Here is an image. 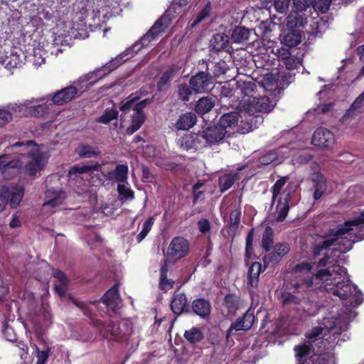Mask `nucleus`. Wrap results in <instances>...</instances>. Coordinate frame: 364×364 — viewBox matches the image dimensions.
I'll return each mask as SVG.
<instances>
[{
    "instance_id": "obj_1",
    "label": "nucleus",
    "mask_w": 364,
    "mask_h": 364,
    "mask_svg": "<svg viewBox=\"0 0 364 364\" xmlns=\"http://www.w3.org/2000/svg\"><path fill=\"white\" fill-rule=\"evenodd\" d=\"M347 269L343 266L333 265L327 269L318 270L315 275L301 277L294 284V293H304L309 291L314 283V279L326 281L324 289L329 294L337 296L346 304L357 307L363 301V294L358 287L346 278Z\"/></svg>"
},
{
    "instance_id": "obj_2",
    "label": "nucleus",
    "mask_w": 364,
    "mask_h": 364,
    "mask_svg": "<svg viewBox=\"0 0 364 364\" xmlns=\"http://www.w3.org/2000/svg\"><path fill=\"white\" fill-rule=\"evenodd\" d=\"M191 0H173L170 6L165 13L156 21L147 33L129 48L119 55L115 59L112 60L104 65L103 68L109 73L115 70L123 63L132 58L134 53H136L144 47L147 46L157 36L164 32L171 23L172 18L178 16H183L188 10V6Z\"/></svg>"
},
{
    "instance_id": "obj_3",
    "label": "nucleus",
    "mask_w": 364,
    "mask_h": 364,
    "mask_svg": "<svg viewBox=\"0 0 364 364\" xmlns=\"http://www.w3.org/2000/svg\"><path fill=\"white\" fill-rule=\"evenodd\" d=\"M329 232V235L333 237L319 243L323 250L328 249L341 239L336 244L339 245L338 250L343 253L348 252L354 242L364 239V210L358 217L345 221L336 230L331 229Z\"/></svg>"
},
{
    "instance_id": "obj_4",
    "label": "nucleus",
    "mask_w": 364,
    "mask_h": 364,
    "mask_svg": "<svg viewBox=\"0 0 364 364\" xmlns=\"http://www.w3.org/2000/svg\"><path fill=\"white\" fill-rule=\"evenodd\" d=\"M149 102V100L148 99L138 101L136 97L128 98L122 101L119 107V109L122 112L120 114L121 124L124 126V124L126 121H129V118L131 120V124L126 129L127 134H133L142 126L145 121L144 109Z\"/></svg>"
},
{
    "instance_id": "obj_5",
    "label": "nucleus",
    "mask_w": 364,
    "mask_h": 364,
    "mask_svg": "<svg viewBox=\"0 0 364 364\" xmlns=\"http://www.w3.org/2000/svg\"><path fill=\"white\" fill-rule=\"evenodd\" d=\"M48 96L47 97L32 98L25 100L20 104L18 108L25 109L24 114L27 117H42L48 112L49 107L52 105Z\"/></svg>"
},
{
    "instance_id": "obj_6",
    "label": "nucleus",
    "mask_w": 364,
    "mask_h": 364,
    "mask_svg": "<svg viewBox=\"0 0 364 364\" xmlns=\"http://www.w3.org/2000/svg\"><path fill=\"white\" fill-rule=\"evenodd\" d=\"M24 188L20 186H3L0 188V200L1 206L8 203L11 208H16L22 200Z\"/></svg>"
},
{
    "instance_id": "obj_7",
    "label": "nucleus",
    "mask_w": 364,
    "mask_h": 364,
    "mask_svg": "<svg viewBox=\"0 0 364 364\" xmlns=\"http://www.w3.org/2000/svg\"><path fill=\"white\" fill-rule=\"evenodd\" d=\"M225 131L218 123L208 125L205 129L199 132L200 138L205 140L209 145L218 144L224 141L226 136Z\"/></svg>"
},
{
    "instance_id": "obj_8",
    "label": "nucleus",
    "mask_w": 364,
    "mask_h": 364,
    "mask_svg": "<svg viewBox=\"0 0 364 364\" xmlns=\"http://www.w3.org/2000/svg\"><path fill=\"white\" fill-rule=\"evenodd\" d=\"M213 77L208 72L200 71L193 75L189 85L195 93H202L211 90Z\"/></svg>"
},
{
    "instance_id": "obj_9",
    "label": "nucleus",
    "mask_w": 364,
    "mask_h": 364,
    "mask_svg": "<svg viewBox=\"0 0 364 364\" xmlns=\"http://www.w3.org/2000/svg\"><path fill=\"white\" fill-rule=\"evenodd\" d=\"M189 253V242L183 237H175L172 239L168 250L167 256L176 259L185 257Z\"/></svg>"
},
{
    "instance_id": "obj_10",
    "label": "nucleus",
    "mask_w": 364,
    "mask_h": 364,
    "mask_svg": "<svg viewBox=\"0 0 364 364\" xmlns=\"http://www.w3.org/2000/svg\"><path fill=\"white\" fill-rule=\"evenodd\" d=\"M107 336L109 334L117 341L127 340L130 335L131 329L127 321L114 323L109 321L105 326Z\"/></svg>"
},
{
    "instance_id": "obj_11",
    "label": "nucleus",
    "mask_w": 364,
    "mask_h": 364,
    "mask_svg": "<svg viewBox=\"0 0 364 364\" xmlns=\"http://www.w3.org/2000/svg\"><path fill=\"white\" fill-rule=\"evenodd\" d=\"M272 249V250L268 252L269 254L263 257L265 265L278 264L283 257L289 252L290 246L287 242H277Z\"/></svg>"
},
{
    "instance_id": "obj_12",
    "label": "nucleus",
    "mask_w": 364,
    "mask_h": 364,
    "mask_svg": "<svg viewBox=\"0 0 364 364\" xmlns=\"http://www.w3.org/2000/svg\"><path fill=\"white\" fill-rule=\"evenodd\" d=\"M245 107L250 115H255L256 117L257 113H268L272 109L267 97H255L252 99H247Z\"/></svg>"
},
{
    "instance_id": "obj_13",
    "label": "nucleus",
    "mask_w": 364,
    "mask_h": 364,
    "mask_svg": "<svg viewBox=\"0 0 364 364\" xmlns=\"http://www.w3.org/2000/svg\"><path fill=\"white\" fill-rule=\"evenodd\" d=\"M311 141L315 146L331 149L334 145L336 139L334 134L329 129L319 127L314 132Z\"/></svg>"
},
{
    "instance_id": "obj_14",
    "label": "nucleus",
    "mask_w": 364,
    "mask_h": 364,
    "mask_svg": "<svg viewBox=\"0 0 364 364\" xmlns=\"http://www.w3.org/2000/svg\"><path fill=\"white\" fill-rule=\"evenodd\" d=\"M78 92L79 90L75 86L70 85L54 92L48 97L52 105L60 106L73 100L77 95Z\"/></svg>"
},
{
    "instance_id": "obj_15",
    "label": "nucleus",
    "mask_w": 364,
    "mask_h": 364,
    "mask_svg": "<svg viewBox=\"0 0 364 364\" xmlns=\"http://www.w3.org/2000/svg\"><path fill=\"white\" fill-rule=\"evenodd\" d=\"M172 312L179 316L183 313H190L191 307L188 304L187 296L185 293L175 291L170 304Z\"/></svg>"
},
{
    "instance_id": "obj_16",
    "label": "nucleus",
    "mask_w": 364,
    "mask_h": 364,
    "mask_svg": "<svg viewBox=\"0 0 364 364\" xmlns=\"http://www.w3.org/2000/svg\"><path fill=\"white\" fill-rule=\"evenodd\" d=\"M210 47L216 53L220 51L230 53L233 50L230 43V37L225 33L213 34L210 41Z\"/></svg>"
},
{
    "instance_id": "obj_17",
    "label": "nucleus",
    "mask_w": 364,
    "mask_h": 364,
    "mask_svg": "<svg viewBox=\"0 0 364 364\" xmlns=\"http://www.w3.org/2000/svg\"><path fill=\"white\" fill-rule=\"evenodd\" d=\"M181 70V67L176 64L171 65L162 74L157 82L156 87L159 92L166 91L170 82L176 76Z\"/></svg>"
},
{
    "instance_id": "obj_18",
    "label": "nucleus",
    "mask_w": 364,
    "mask_h": 364,
    "mask_svg": "<svg viewBox=\"0 0 364 364\" xmlns=\"http://www.w3.org/2000/svg\"><path fill=\"white\" fill-rule=\"evenodd\" d=\"M191 311L201 318H208L211 313V304L210 301L204 298H197L192 302Z\"/></svg>"
},
{
    "instance_id": "obj_19",
    "label": "nucleus",
    "mask_w": 364,
    "mask_h": 364,
    "mask_svg": "<svg viewBox=\"0 0 364 364\" xmlns=\"http://www.w3.org/2000/svg\"><path fill=\"white\" fill-rule=\"evenodd\" d=\"M237 87L235 92H237V95L242 96L241 101H244L245 105L247 104V99H252L255 97L253 93L257 90V85L252 81H237Z\"/></svg>"
},
{
    "instance_id": "obj_20",
    "label": "nucleus",
    "mask_w": 364,
    "mask_h": 364,
    "mask_svg": "<svg viewBox=\"0 0 364 364\" xmlns=\"http://www.w3.org/2000/svg\"><path fill=\"white\" fill-rule=\"evenodd\" d=\"M307 17L299 11H291L287 17V26L289 29L299 30L306 23Z\"/></svg>"
},
{
    "instance_id": "obj_21",
    "label": "nucleus",
    "mask_w": 364,
    "mask_h": 364,
    "mask_svg": "<svg viewBox=\"0 0 364 364\" xmlns=\"http://www.w3.org/2000/svg\"><path fill=\"white\" fill-rule=\"evenodd\" d=\"M314 183L313 198L315 200H319L327 191V181L323 174L317 173L312 178Z\"/></svg>"
},
{
    "instance_id": "obj_22",
    "label": "nucleus",
    "mask_w": 364,
    "mask_h": 364,
    "mask_svg": "<svg viewBox=\"0 0 364 364\" xmlns=\"http://www.w3.org/2000/svg\"><path fill=\"white\" fill-rule=\"evenodd\" d=\"M239 117L240 114L237 112L225 113L220 117L218 124L224 128L225 133L228 134L237 125Z\"/></svg>"
},
{
    "instance_id": "obj_23",
    "label": "nucleus",
    "mask_w": 364,
    "mask_h": 364,
    "mask_svg": "<svg viewBox=\"0 0 364 364\" xmlns=\"http://www.w3.org/2000/svg\"><path fill=\"white\" fill-rule=\"evenodd\" d=\"M75 152L81 159L97 158L101 156V151L97 146L85 143L79 144Z\"/></svg>"
},
{
    "instance_id": "obj_24",
    "label": "nucleus",
    "mask_w": 364,
    "mask_h": 364,
    "mask_svg": "<svg viewBox=\"0 0 364 364\" xmlns=\"http://www.w3.org/2000/svg\"><path fill=\"white\" fill-rule=\"evenodd\" d=\"M262 264L259 262L252 263L247 272V287L257 289L259 284V277L262 272Z\"/></svg>"
},
{
    "instance_id": "obj_25",
    "label": "nucleus",
    "mask_w": 364,
    "mask_h": 364,
    "mask_svg": "<svg viewBox=\"0 0 364 364\" xmlns=\"http://www.w3.org/2000/svg\"><path fill=\"white\" fill-rule=\"evenodd\" d=\"M197 122V117L193 112H188L181 115L176 122L174 127L177 130H188Z\"/></svg>"
},
{
    "instance_id": "obj_26",
    "label": "nucleus",
    "mask_w": 364,
    "mask_h": 364,
    "mask_svg": "<svg viewBox=\"0 0 364 364\" xmlns=\"http://www.w3.org/2000/svg\"><path fill=\"white\" fill-rule=\"evenodd\" d=\"M119 285L118 283L114 284L101 298V301L107 307L114 309L116 307V301L119 296Z\"/></svg>"
},
{
    "instance_id": "obj_27",
    "label": "nucleus",
    "mask_w": 364,
    "mask_h": 364,
    "mask_svg": "<svg viewBox=\"0 0 364 364\" xmlns=\"http://www.w3.org/2000/svg\"><path fill=\"white\" fill-rule=\"evenodd\" d=\"M129 168L126 164H118L115 168L108 173L109 178L117 183L127 182Z\"/></svg>"
},
{
    "instance_id": "obj_28",
    "label": "nucleus",
    "mask_w": 364,
    "mask_h": 364,
    "mask_svg": "<svg viewBox=\"0 0 364 364\" xmlns=\"http://www.w3.org/2000/svg\"><path fill=\"white\" fill-rule=\"evenodd\" d=\"M240 179L238 173H228L220 176L218 178V184L220 193H224L230 189L232 186Z\"/></svg>"
},
{
    "instance_id": "obj_29",
    "label": "nucleus",
    "mask_w": 364,
    "mask_h": 364,
    "mask_svg": "<svg viewBox=\"0 0 364 364\" xmlns=\"http://www.w3.org/2000/svg\"><path fill=\"white\" fill-rule=\"evenodd\" d=\"M241 209L240 207L232 210L230 213V220L228 223V232L229 235L234 237L239 228V225L241 221Z\"/></svg>"
},
{
    "instance_id": "obj_30",
    "label": "nucleus",
    "mask_w": 364,
    "mask_h": 364,
    "mask_svg": "<svg viewBox=\"0 0 364 364\" xmlns=\"http://www.w3.org/2000/svg\"><path fill=\"white\" fill-rule=\"evenodd\" d=\"M364 102V92L360 94L355 100L350 105V108L346 111L344 115L341 117V122L347 124L350 119L362 107Z\"/></svg>"
},
{
    "instance_id": "obj_31",
    "label": "nucleus",
    "mask_w": 364,
    "mask_h": 364,
    "mask_svg": "<svg viewBox=\"0 0 364 364\" xmlns=\"http://www.w3.org/2000/svg\"><path fill=\"white\" fill-rule=\"evenodd\" d=\"M223 306L227 309L228 314L235 315L240 307V296L235 294H228L225 296Z\"/></svg>"
},
{
    "instance_id": "obj_32",
    "label": "nucleus",
    "mask_w": 364,
    "mask_h": 364,
    "mask_svg": "<svg viewBox=\"0 0 364 364\" xmlns=\"http://www.w3.org/2000/svg\"><path fill=\"white\" fill-rule=\"evenodd\" d=\"M215 106V100L210 97H203L196 103L195 111L199 114L208 113Z\"/></svg>"
},
{
    "instance_id": "obj_33",
    "label": "nucleus",
    "mask_w": 364,
    "mask_h": 364,
    "mask_svg": "<svg viewBox=\"0 0 364 364\" xmlns=\"http://www.w3.org/2000/svg\"><path fill=\"white\" fill-rule=\"evenodd\" d=\"M301 41L300 30L289 29L287 33L284 36L282 43L284 46L292 48L299 45Z\"/></svg>"
},
{
    "instance_id": "obj_34",
    "label": "nucleus",
    "mask_w": 364,
    "mask_h": 364,
    "mask_svg": "<svg viewBox=\"0 0 364 364\" xmlns=\"http://www.w3.org/2000/svg\"><path fill=\"white\" fill-rule=\"evenodd\" d=\"M289 193L287 194L283 198H279L276 207L277 222H282L285 220L289 210Z\"/></svg>"
},
{
    "instance_id": "obj_35",
    "label": "nucleus",
    "mask_w": 364,
    "mask_h": 364,
    "mask_svg": "<svg viewBox=\"0 0 364 364\" xmlns=\"http://www.w3.org/2000/svg\"><path fill=\"white\" fill-rule=\"evenodd\" d=\"M301 364H335V360L331 353L314 354Z\"/></svg>"
},
{
    "instance_id": "obj_36",
    "label": "nucleus",
    "mask_w": 364,
    "mask_h": 364,
    "mask_svg": "<svg viewBox=\"0 0 364 364\" xmlns=\"http://www.w3.org/2000/svg\"><path fill=\"white\" fill-rule=\"evenodd\" d=\"M250 35V29L245 26H236L232 31L231 39L233 43H242L249 39Z\"/></svg>"
},
{
    "instance_id": "obj_37",
    "label": "nucleus",
    "mask_w": 364,
    "mask_h": 364,
    "mask_svg": "<svg viewBox=\"0 0 364 364\" xmlns=\"http://www.w3.org/2000/svg\"><path fill=\"white\" fill-rule=\"evenodd\" d=\"M183 337L189 343L195 345L203 340L204 334L200 328L192 327L184 332Z\"/></svg>"
},
{
    "instance_id": "obj_38",
    "label": "nucleus",
    "mask_w": 364,
    "mask_h": 364,
    "mask_svg": "<svg viewBox=\"0 0 364 364\" xmlns=\"http://www.w3.org/2000/svg\"><path fill=\"white\" fill-rule=\"evenodd\" d=\"M262 247L266 252H269L274 247V230L271 226L267 225L262 237Z\"/></svg>"
},
{
    "instance_id": "obj_39",
    "label": "nucleus",
    "mask_w": 364,
    "mask_h": 364,
    "mask_svg": "<svg viewBox=\"0 0 364 364\" xmlns=\"http://www.w3.org/2000/svg\"><path fill=\"white\" fill-rule=\"evenodd\" d=\"M11 164V162L5 163L0 159V171L3 177L6 180L14 178L18 172V168L12 166Z\"/></svg>"
},
{
    "instance_id": "obj_40",
    "label": "nucleus",
    "mask_w": 364,
    "mask_h": 364,
    "mask_svg": "<svg viewBox=\"0 0 364 364\" xmlns=\"http://www.w3.org/2000/svg\"><path fill=\"white\" fill-rule=\"evenodd\" d=\"M119 112L112 107L107 108L104 113L96 119V122L100 124H107L114 119H117Z\"/></svg>"
},
{
    "instance_id": "obj_41",
    "label": "nucleus",
    "mask_w": 364,
    "mask_h": 364,
    "mask_svg": "<svg viewBox=\"0 0 364 364\" xmlns=\"http://www.w3.org/2000/svg\"><path fill=\"white\" fill-rule=\"evenodd\" d=\"M200 136L198 134H188L181 139V146L184 150H189L196 146V141L198 140Z\"/></svg>"
},
{
    "instance_id": "obj_42",
    "label": "nucleus",
    "mask_w": 364,
    "mask_h": 364,
    "mask_svg": "<svg viewBox=\"0 0 364 364\" xmlns=\"http://www.w3.org/2000/svg\"><path fill=\"white\" fill-rule=\"evenodd\" d=\"M280 299L283 306L299 304L301 302V299L299 297L287 291L281 292Z\"/></svg>"
},
{
    "instance_id": "obj_43",
    "label": "nucleus",
    "mask_w": 364,
    "mask_h": 364,
    "mask_svg": "<svg viewBox=\"0 0 364 364\" xmlns=\"http://www.w3.org/2000/svg\"><path fill=\"white\" fill-rule=\"evenodd\" d=\"M100 166L101 164L98 162H92L90 164L87 165H75L72 169L75 173H85L90 171H98Z\"/></svg>"
},
{
    "instance_id": "obj_44",
    "label": "nucleus",
    "mask_w": 364,
    "mask_h": 364,
    "mask_svg": "<svg viewBox=\"0 0 364 364\" xmlns=\"http://www.w3.org/2000/svg\"><path fill=\"white\" fill-rule=\"evenodd\" d=\"M154 218L153 216H149L144 223L143 228L141 232L136 236L138 242H141L148 235L154 224Z\"/></svg>"
},
{
    "instance_id": "obj_45",
    "label": "nucleus",
    "mask_w": 364,
    "mask_h": 364,
    "mask_svg": "<svg viewBox=\"0 0 364 364\" xmlns=\"http://www.w3.org/2000/svg\"><path fill=\"white\" fill-rule=\"evenodd\" d=\"M193 90L190 85L186 83L180 84L178 86V95L180 100L183 102H188Z\"/></svg>"
},
{
    "instance_id": "obj_46",
    "label": "nucleus",
    "mask_w": 364,
    "mask_h": 364,
    "mask_svg": "<svg viewBox=\"0 0 364 364\" xmlns=\"http://www.w3.org/2000/svg\"><path fill=\"white\" fill-rule=\"evenodd\" d=\"M311 349L312 346L311 345L306 344L295 346L294 348L296 357L300 363L305 357L310 354Z\"/></svg>"
},
{
    "instance_id": "obj_47",
    "label": "nucleus",
    "mask_w": 364,
    "mask_h": 364,
    "mask_svg": "<svg viewBox=\"0 0 364 364\" xmlns=\"http://www.w3.org/2000/svg\"><path fill=\"white\" fill-rule=\"evenodd\" d=\"M287 181V177H282L279 179H278L275 183L273 185L272 188V203L273 204L277 196L280 195L281 191L285 183Z\"/></svg>"
},
{
    "instance_id": "obj_48",
    "label": "nucleus",
    "mask_w": 364,
    "mask_h": 364,
    "mask_svg": "<svg viewBox=\"0 0 364 364\" xmlns=\"http://www.w3.org/2000/svg\"><path fill=\"white\" fill-rule=\"evenodd\" d=\"M210 14V3H208L201 11H200L196 16V18L191 23V26L194 27L198 23H200L201 21H203L204 19H205L207 17H208Z\"/></svg>"
},
{
    "instance_id": "obj_49",
    "label": "nucleus",
    "mask_w": 364,
    "mask_h": 364,
    "mask_svg": "<svg viewBox=\"0 0 364 364\" xmlns=\"http://www.w3.org/2000/svg\"><path fill=\"white\" fill-rule=\"evenodd\" d=\"M21 61L19 58V55L16 54H11L9 56H6L3 60V64L5 65V68L8 70L17 68L20 65Z\"/></svg>"
},
{
    "instance_id": "obj_50",
    "label": "nucleus",
    "mask_w": 364,
    "mask_h": 364,
    "mask_svg": "<svg viewBox=\"0 0 364 364\" xmlns=\"http://www.w3.org/2000/svg\"><path fill=\"white\" fill-rule=\"evenodd\" d=\"M69 299L72 301L73 304H75L78 309H80L82 314L90 318H92L93 317V313L92 309L87 306V304L81 301H78L76 299L73 298L71 295H69Z\"/></svg>"
},
{
    "instance_id": "obj_51",
    "label": "nucleus",
    "mask_w": 364,
    "mask_h": 364,
    "mask_svg": "<svg viewBox=\"0 0 364 364\" xmlns=\"http://www.w3.org/2000/svg\"><path fill=\"white\" fill-rule=\"evenodd\" d=\"M331 4V0H312V6L316 11L326 13Z\"/></svg>"
},
{
    "instance_id": "obj_52",
    "label": "nucleus",
    "mask_w": 364,
    "mask_h": 364,
    "mask_svg": "<svg viewBox=\"0 0 364 364\" xmlns=\"http://www.w3.org/2000/svg\"><path fill=\"white\" fill-rule=\"evenodd\" d=\"M246 329L245 323H243V321L242 318H237L235 322H232L227 331L226 333V339L228 340L230 337L232 332L233 331H247Z\"/></svg>"
},
{
    "instance_id": "obj_53",
    "label": "nucleus",
    "mask_w": 364,
    "mask_h": 364,
    "mask_svg": "<svg viewBox=\"0 0 364 364\" xmlns=\"http://www.w3.org/2000/svg\"><path fill=\"white\" fill-rule=\"evenodd\" d=\"M255 229L251 228L246 236L245 240V256L247 258H250L252 255V242L254 237Z\"/></svg>"
},
{
    "instance_id": "obj_54",
    "label": "nucleus",
    "mask_w": 364,
    "mask_h": 364,
    "mask_svg": "<svg viewBox=\"0 0 364 364\" xmlns=\"http://www.w3.org/2000/svg\"><path fill=\"white\" fill-rule=\"evenodd\" d=\"M117 192L124 199H133L134 197V191L124 184L117 185Z\"/></svg>"
},
{
    "instance_id": "obj_55",
    "label": "nucleus",
    "mask_w": 364,
    "mask_h": 364,
    "mask_svg": "<svg viewBox=\"0 0 364 364\" xmlns=\"http://www.w3.org/2000/svg\"><path fill=\"white\" fill-rule=\"evenodd\" d=\"M241 318L243 321V323H245L246 329L249 330L252 327L255 321L254 311L248 309Z\"/></svg>"
},
{
    "instance_id": "obj_56",
    "label": "nucleus",
    "mask_w": 364,
    "mask_h": 364,
    "mask_svg": "<svg viewBox=\"0 0 364 364\" xmlns=\"http://www.w3.org/2000/svg\"><path fill=\"white\" fill-rule=\"evenodd\" d=\"M314 263L312 262H301L298 264H296L294 267V271L295 272H311V270L314 268Z\"/></svg>"
},
{
    "instance_id": "obj_57",
    "label": "nucleus",
    "mask_w": 364,
    "mask_h": 364,
    "mask_svg": "<svg viewBox=\"0 0 364 364\" xmlns=\"http://www.w3.org/2000/svg\"><path fill=\"white\" fill-rule=\"evenodd\" d=\"M289 2V0H274V9L278 13L284 14L288 10Z\"/></svg>"
},
{
    "instance_id": "obj_58",
    "label": "nucleus",
    "mask_w": 364,
    "mask_h": 364,
    "mask_svg": "<svg viewBox=\"0 0 364 364\" xmlns=\"http://www.w3.org/2000/svg\"><path fill=\"white\" fill-rule=\"evenodd\" d=\"M296 11H304L312 4V0H293Z\"/></svg>"
},
{
    "instance_id": "obj_59",
    "label": "nucleus",
    "mask_w": 364,
    "mask_h": 364,
    "mask_svg": "<svg viewBox=\"0 0 364 364\" xmlns=\"http://www.w3.org/2000/svg\"><path fill=\"white\" fill-rule=\"evenodd\" d=\"M290 49L291 48L282 46L281 48H277L275 54L277 55L279 60H281L284 62L291 55Z\"/></svg>"
},
{
    "instance_id": "obj_60",
    "label": "nucleus",
    "mask_w": 364,
    "mask_h": 364,
    "mask_svg": "<svg viewBox=\"0 0 364 364\" xmlns=\"http://www.w3.org/2000/svg\"><path fill=\"white\" fill-rule=\"evenodd\" d=\"M299 63V59L292 55L284 61V64L289 70H292L296 68Z\"/></svg>"
},
{
    "instance_id": "obj_61",
    "label": "nucleus",
    "mask_w": 364,
    "mask_h": 364,
    "mask_svg": "<svg viewBox=\"0 0 364 364\" xmlns=\"http://www.w3.org/2000/svg\"><path fill=\"white\" fill-rule=\"evenodd\" d=\"M174 282L172 279H168L167 277L159 278V286L161 290L167 291L171 289L173 287Z\"/></svg>"
},
{
    "instance_id": "obj_62",
    "label": "nucleus",
    "mask_w": 364,
    "mask_h": 364,
    "mask_svg": "<svg viewBox=\"0 0 364 364\" xmlns=\"http://www.w3.org/2000/svg\"><path fill=\"white\" fill-rule=\"evenodd\" d=\"M31 163H33L34 165H36V167L39 168L40 169H43V155L41 152H36L33 153L31 159L30 161Z\"/></svg>"
},
{
    "instance_id": "obj_63",
    "label": "nucleus",
    "mask_w": 364,
    "mask_h": 364,
    "mask_svg": "<svg viewBox=\"0 0 364 364\" xmlns=\"http://www.w3.org/2000/svg\"><path fill=\"white\" fill-rule=\"evenodd\" d=\"M12 120L11 113L6 109H0V127H4Z\"/></svg>"
},
{
    "instance_id": "obj_64",
    "label": "nucleus",
    "mask_w": 364,
    "mask_h": 364,
    "mask_svg": "<svg viewBox=\"0 0 364 364\" xmlns=\"http://www.w3.org/2000/svg\"><path fill=\"white\" fill-rule=\"evenodd\" d=\"M50 354V350H40L37 348V362L36 364H45Z\"/></svg>"
}]
</instances>
